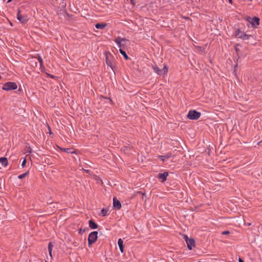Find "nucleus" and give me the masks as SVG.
I'll list each match as a JSON object with an SVG mask.
<instances>
[{"instance_id":"obj_9","label":"nucleus","mask_w":262,"mask_h":262,"mask_svg":"<svg viewBox=\"0 0 262 262\" xmlns=\"http://www.w3.org/2000/svg\"><path fill=\"white\" fill-rule=\"evenodd\" d=\"M127 41V40L125 38H121L120 37H117L115 39V42L118 45V47L121 49L124 47V45L122 43V42H125Z\"/></svg>"},{"instance_id":"obj_12","label":"nucleus","mask_w":262,"mask_h":262,"mask_svg":"<svg viewBox=\"0 0 262 262\" xmlns=\"http://www.w3.org/2000/svg\"><path fill=\"white\" fill-rule=\"evenodd\" d=\"M118 244L120 249V250L122 253L124 252L123 249V241L121 238H119L118 241Z\"/></svg>"},{"instance_id":"obj_6","label":"nucleus","mask_w":262,"mask_h":262,"mask_svg":"<svg viewBox=\"0 0 262 262\" xmlns=\"http://www.w3.org/2000/svg\"><path fill=\"white\" fill-rule=\"evenodd\" d=\"M154 71L159 75H163L167 72V67L165 66L162 69H160L156 65L153 66Z\"/></svg>"},{"instance_id":"obj_27","label":"nucleus","mask_w":262,"mask_h":262,"mask_svg":"<svg viewBox=\"0 0 262 262\" xmlns=\"http://www.w3.org/2000/svg\"><path fill=\"white\" fill-rule=\"evenodd\" d=\"M238 260H239V262H244V261L241 258H239Z\"/></svg>"},{"instance_id":"obj_2","label":"nucleus","mask_w":262,"mask_h":262,"mask_svg":"<svg viewBox=\"0 0 262 262\" xmlns=\"http://www.w3.org/2000/svg\"><path fill=\"white\" fill-rule=\"evenodd\" d=\"M247 20L253 28H256L259 25V18L257 17H248Z\"/></svg>"},{"instance_id":"obj_10","label":"nucleus","mask_w":262,"mask_h":262,"mask_svg":"<svg viewBox=\"0 0 262 262\" xmlns=\"http://www.w3.org/2000/svg\"><path fill=\"white\" fill-rule=\"evenodd\" d=\"M168 176V173L167 172H164V173H159L157 178L160 180L161 182H164L166 180Z\"/></svg>"},{"instance_id":"obj_18","label":"nucleus","mask_w":262,"mask_h":262,"mask_svg":"<svg viewBox=\"0 0 262 262\" xmlns=\"http://www.w3.org/2000/svg\"><path fill=\"white\" fill-rule=\"evenodd\" d=\"M107 210L106 209L103 208L101 211V215L103 216H104L107 214Z\"/></svg>"},{"instance_id":"obj_11","label":"nucleus","mask_w":262,"mask_h":262,"mask_svg":"<svg viewBox=\"0 0 262 262\" xmlns=\"http://www.w3.org/2000/svg\"><path fill=\"white\" fill-rule=\"evenodd\" d=\"M113 206L115 209L118 210L120 209L121 207L120 202L115 197L113 198Z\"/></svg>"},{"instance_id":"obj_4","label":"nucleus","mask_w":262,"mask_h":262,"mask_svg":"<svg viewBox=\"0 0 262 262\" xmlns=\"http://www.w3.org/2000/svg\"><path fill=\"white\" fill-rule=\"evenodd\" d=\"M235 35L236 37L244 40L248 39L250 37H251V35L246 34L244 32L241 31L239 30H237L235 32Z\"/></svg>"},{"instance_id":"obj_20","label":"nucleus","mask_w":262,"mask_h":262,"mask_svg":"<svg viewBox=\"0 0 262 262\" xmlns=\"http://www.w3.org/2000/svg\"><path fill=\"white\" fill-rule=\"evenodd\" d=\"M53 247V245H52V244L51 243H49V244H48V251H52V248Z\"/></svg>"},{"instance_id":"obj_15","label":"nucleus","mask_w":262,"mask_h":262,"mask_svg":"<svg viewBox=\"0 0 262 262\" xmlns=\"http://www.w3.org/2000/svg\"><path fill=\"white\" fill-rule=\"evenodd\" d=\"M106 26V24H97L95 25V27L98 29H103Z\"/></svg>"},{"instance_id":"obj_28","label":"nucleus","mask_w":262,"mask_h":262,"mask_svg":"<svg viewBox=\"0 0 262 262\" xmlns=\"http://www.w3.org/2000/svg\"><path fill=\"white\" fill-rule=\"evenodd\" d=\"M162 160L164 161V159H166L165 158H160Z\"/></svg>"},{"instance_id":"obj_30","label":"nucleus","mask_w":262,"mask_h":262,"mask_svg":"<svg viewBox=\"0 0 262 262\" xmlns=\"http://www.w3.org/2000/svg\"><path fill=\"white\" fill-rule=\"evenodd\" d=\"M230 3H232V0H229Z\"/></svg>"},{"instance_id":"obj_19","label":"nucleus","mask_w":262,"mask_h":262,"mask_svg":"<svg viewBox=\"0 0 262 262\" xmlns=\"http://www.w3.org/2000/svg\"><path fill=\"white\" fill-rule=\"evenodd\" d=\"M28 172H26L25 173L20 174L19 176H18V178L19 179H21L25 178L28 174Z\"/></svg>"},{"instance_id":"obj_14","label":"nucleus","mask_w":262,"mask_h":262,"mask_svg":"<svg viewBox=\"0 0 262 262\" xmlns=\"http://www.w3.org/2000/svg\"><path fill=\"white\" fill-rule=\"evenodd\" d=\"M89 226L92 229H96L98 227V225L92 220L89 221Z\"/></svg>"},{"instance_id":"obj_3","label":"nucleus","mask_w":262,"mask_h":262,"mask_svg":"<svg viewBox=\"0 0 262 262\" xmlns=\"http://www.w3.org/2000/svg\"><path fill=\"white\" fill-rule=\"evenodd\" d=\"M200 116L201 113L196 112L195 110L189 111L187 114L188 118L191 120L198 119L199 118H200Z\"/></svg>"},{"instance_id":"obj_21","label":"nucleus","mask_w":262,"mask_h":262,"mask_svg":"<svg viewBox=\"0 0 262 262\" xmlns=\"http://www.w3.org/2000/svg\"><path fill=\"white\" fill-rule=\"evenodd\" d=\"M171 157V154H167V155L165 156H160V158H168Z\"/></svg>"},{"instance_id":"obj_26","label":"nucleus","mask_w":262,"mask_h":262,"mask_svg":"<svg viewBox=\"0 0 262 262\" xmlns=\"http://www.w3.org/2000/svg\"><path fill=\"white\" fill-rule=\"evenodd\" d=\"M69 150H70V149H69V148H68V149H67L66 150V151L67 152H71V151H69Z\"/></svg>"},{"instance_id":"obj_17","label":"nucleus","mask_w":262,"mask_h":262,"mask_svg":"<svg viewBox=\"0 0 262 262\" xmlns=\"http://www.w3.org/2000/svg\"><path fill=\"white\" fill-rule=\"evenodd\" d=\"M119 51H120V53L124 56V57L125 58V59L126 60H127L129 59V57L127 55L125 52H124L122 49H120Z\"/></svg>"},{"instance_id":"obj_29","label":"nucleus","mask_w":262,"mask_h":262,"mask_svg":"<svg viewBox=\"0 0 262 262\" xmlns=\"http://www.w3.org/2000/svg\"><path fill=\"white\" fill-rule=\"evenodd\" d=\"M12 0H8V1L7 2V3H10L12 1Z\"/></svg>"},{"instance_id":"obj_5","label":"nucleus","mask_w":262,"mask_h":262,"mask_svg":"<svg viewBox=\"0 0 262 262\" xmlns=\"http://www.w3.org/2000/svg\"><path fill=\"white\" fill-rule=\"evenodd\" d=\"M98 232L97 231H93L90 233L88 237V244L91 245L94 243L97 239Z\"/></svg>"},{"instance_id":"obj_25","label":"nucleus","mask_w":262,"mask_h":262,"mask_svg":"<svg viewBox=\"0 0 262 262\" xmlns=\"http://www.w3.org/2000/svg\"><path fill=\"white\" fill-rule=\"evenodd\" d=\"M49 255L50 256L52 257V251H49Z\"/></svg>"},{"instance_id":"obj_24","label":"nucleus","mask_w":262,"mask_h":262,"mask_svg":"<svg viewBox=\"0 0 262 262\" xmlns=\"http://www.w3.org/2000/svg\"><path fill=\"white\" fill-rule=\"evenodd\" d=\"M38 60H39V62H40V64H42V59H41V58H39Z\"/></svg>"},{"instance_id":"obj_22","label":"nucleus","mask_w":262,"mask_h":262,"mask_svg":"<svg viewBox=\"0 0 262 262\" xmlns=\"http://www.w3.org/2000/svg\"><path fill=\"white\" fill-rule=\"evenodd\" d=\"M26 164V160L25 159L21 164L22 167H24L25 166Z\"/></svg>"},{"instance_id":"obj_16","label":"nucleus","mask_w":262,"mask_h":262,"mask_svg":"<svg viewBox=\"0 0 262 262\" xmlns=\"http://www.w3.org/2000/svg\"><path fill=\"white\" fill-rule=\"evenodd\" d=\"M106 63L108 66H109L113 69V64H112L111 61L109 59L108 55H106Z\"/></svg>"},{"instance_id":"obj_13","label":"nucleus","mask_w":262,"mask_h":262,"mask_svg":"<svg viewBox=\"0 0 262 262\" xmlns=\"http://www.w3.org/2000/svg\"><path fill=\"white\" fill-rule=\"evenodd\" d=\"M0 163L3 166L6 167L8 165V160L6 158H0Z\"/></svg>"},{"instance_id":"obj_8","label":"nucleus","mask_w":262,"mask_h":262,"mask_svg":"<svg viewBox=\"0 0 262 262\" xmlns=\"http://www.w3.org/2000/svg\"><path fill=\"white\" fill-rule=\"evenodd\" d=\"M17 18L23 24L26 23L28 20V16L26 15L21 14L20 10L18 11Z\"/></svg>"},{"instance_id":"obj_23","label":"nucleus","mask_w":262,"mask_h":262,"mask_svg":"<svg viewBox=\"0 0 262 262\" xmlns=\"http://www.w3.org/2000/svg\"><path fill=\"white\" fill-rule=\"evenodd\" d=\"M229 233L230 232L228 231H225L222 232L223 234H229Z\"/></svg>"},{"instance_id":"obj_7","label":"nucleus","mask_w":262,"mask_h":262,"mask_svg":"<svg viewBox=\"0 0 262 262\" xmlns=\"http://www.w3.org/2000/svg\"><path fill=\"white\" fill-rule=\"evenodd\" d=\"M184 238L185 239V240L187 243L188 248L189 250H191L193 247H194L195 241H194V239L189 238L186 235L184 236Z\"/></svg>"},{"instance_id":"obj_1","label":"nucleus","mask_w":262,"mask_h":262,"mask_svg":"<svg viewBox=\"0 0 262 262\" xmlns=\"http://www.w3.org/2000/svg\"><path fill=\"white\" fill-rule=\"evenodd\" d=\"M17 88V85L15 82H8L5 83L3 86V90L8 91L15 90Z\"/></svg>"}]
</instances>
